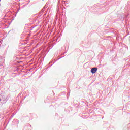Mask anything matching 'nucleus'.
Instances as JSON below:
<instances>
[{"label": "nucleus", "mask_w": 130, "mask_h": 130, "mask_svg": "<svg viewBox=\"0 0 130 130\" xmlns=\"http://www.w3.org/2000/svg\"><path fill=\"white\" fill-rule=\"evenodd\" d=\"M97 68H93L91 69V72L92 73V74H95L97 72Z\"/></svg>", "instance_id": "1"}]
</instances>
